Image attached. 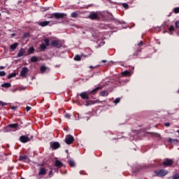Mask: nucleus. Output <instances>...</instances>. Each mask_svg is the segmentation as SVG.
Returning a JSON list of instances; mask_svg holds the SVG:
<instances>
[{"label": "nucleus", "instance_id": "3", "mask_svg": "<svg viewBox=\"0 0 179 179\" xmlns=\"http://www.w3.org/2000/svg\"><path fill=\"white\" fill-rule=\"evenodd\" d=\"M66 16V14L62 13H55L52 14L50 19L55 17V19H64Z\"/></svg>", "mask_w": 179, "mask_h": 179}, {"label": "nucleus", "instance_id": "52", "mask_svg": "<svg viewBox=\"0 0 179 179\" xmlns=\"http://www.w3.org/2000/svg\"><path fill=\"white\" fill-rule=\"evenodd\" d=\"M67 159H69V155H67Z\"/></svg>", "mask_w": 179, "mask_h": 179}, {"label": "nucleus", "instance_id": "30", "mask_svg": "<svg viewBox=\"0 0 179 179\" xmlns=\"http://www.w3.org/2000/svg\"><path fill=\"white\" fill-rule=\"evenodd\" d=\"M81 60H82V57L79 55H76L74 57V61H81Z\"/></svg>", "mask_w": 179, "mask_h": 179}, {"label": "nucleus", "instance_id": "8", "mask_svg": "<svg viewBox=\"0 0 179 179\" xmlns=\"http://www.w3.org/2000/svg\"><path fill=\"white\" fill-rule=\"evenodd\" d=\"M50 148L52 149H54V150L59 149V148H61V144H59V143L57 141L50 142Z\"/></svg>", "mask_w": 179, "mask_h": 179}, {"label": "nucleus", "instance_id": "24", "mask_svg": "<svg viewBox=\"0 0 179 179\" xmlns=\"http://www.w3.org/2000/svg\"><path fill=\"white\" fill-rule=\"evenodd\" d=\"M40 71H41V73H45V72L47 71V66H41V68H40Z\"/></svg>", "mask_w": 179, "mask_h": 179}, {"label": "nucleus", "instance_id": "49", "mask_svg": "<svg viewBox=\"0 0 179 179\" xmlns=\"http://www.w3.org/2000/svg\"><path fill=\"white\" fill-rule=\"evenodd\" d=\"M134 136L130 137V140H131V141H134Z\"/></svg>", "mask_w": 179, "mask_h": 179}, {"label": "nucleus", "instance_id": "48", "mask_svg": "<svg viewBox=\"0 0 179 179\" xmlns=\"http://www.w3.org/2000/svg\"><path fill=\"white\" fill-rule=\"evenodd\" d=\"M101 62H103V64H106V62H107V60H101Z\"/></svg>", "mask_w": 179, "mask_h": 179}, {"label": "nucleus", "instance_id": "39", "mask_svg": "<svg viewBox=\"0 0 179 179\" xmlns=\"http://www.w3.org/2000/svg\"><path fill=\"white\" fill-rule=\"evenodd\" d=\"M52 176H54V173L52 172V170L50 171L49 172V178H51Z\"/></svg>", "mask_w": 179, "mask_h": 179}, {"label": "nucleus", "instance_id": "6", "mask_svg": "<svg viewBox=\"0 0 179 179\" xmlns=\"http://www.w3.org/2000/svg\"><path fill=\"white\" fill-rule=\"evenodd\" d=\"M174 163V161L173 159H170L169 158H166L164 162L162 163L163 166L164 167H170L171 166H173V164Z\"/></svg>", "mask_w": 179, "mask_h": 179}, {"label": "nucleus", "instance_id": "33", "mask_svg": "<svg viewBox=\"0 0 179 179\" xmlns=\"http://www.w3.org/2000/svg\"><path fill=\"white\" fill-rule=\"evenodd\" d=\"M120 101H121V98H116L114 101L113 103L115 104H118V103H120Z\"/></svg>", "mask_w": 179, "mask_h": 179}, {"label": "nucleus", "instance_id": "14", "mask_svg": "<svg viewBox=\"0 0 179 179\" xmlns=\"http://www.w3.org/2000/svg\"><path fill=\"white\" fill-rule=\"evenodd\" d=\"M26 54V50L23 48H21L19 52L17 55V58H20V57H23Z\"/></svg>", "mask_w": 179, "mask_h": 179}, {"label": "nucleus", "instance_id": "18", "mask_svg": "<svg viewBox=\"0 0 179 179\" xmlns=\"http://www.w3.org/2000/svg\"><path fill=\"white\" fill-rule=\"evenodd\" d=\"M55 166L56 167H58L59 169H61V167H62V166H64V164H62V162H61V161H59V160H56L55 162Z\"/></svg>", "mask_w": 179, "mask_h": 179}, {"label": "nucleus", "instance_id": "53", "mask_svg": "<svg viewBox=\"0 0 179 179\" xmlns=\"http://www.w3.org/2000/svg\"><path fill=\"white\" fill-rule=\"evenodd\" d=\"M176 132H178V134H179V130H177Z\"/></svg>", "mask_w": 179, "mask_h": 179}, {"label": "nucleus", "instance_id": "46", "mask_svg": "<svg viewBox=\"0 0 179 179\" xmlns=\"http://www.w3.org/2000/svg\"><path fill=\"white\" fill-rule=\"evenodd\" d=\"M138 52H141V51H142V48H138V50H137Z\"/></svg>", "mask_w": 179, "mask_h": 179}, {"label": "nucleus", "instance_id": "42", "mask_svg": "<svg viewBox=\"0 0 179 179\" xmlns=\"http://www.w3.org/2000/svg\"><path fill=\"white\" fill-rule=\"evenodd\" d=\"M0 106H8V103L5 102L0 101Z\"/></svg>", "mask_w": 179, "mask_h": 179}, {"label": "nucleus", "instance_id": "32", "mask_svg": "<svg viewBox=\"0 0 179 179\" xmlns=\"http://www.w3.org/2000/svg\"><path fill=\"white\" fill-rule=\"evenodd\" d=\"M28 51H29V54H34L35 49L34 47H31V48H29Z\"/></svg>", "mask_w": 179, "mask_h": 179}, {"label": "nucleus", "instance_id": "34", "mask_svg": "<svg viewBox=\"0 0 179 179\" xmlns=\"http://www.w3.org/2000/svg\"><path fill=\"white\" fill-rule=\"evenodd\" d=\"M71 17H78V13L73 12L71 15Z\"/></svg>", "mask_w": 179, "mask_h": 179}, {"label": "nucleus", "instance_id": "54", "mask_svg": "<svg viewBox=\"0 0 179 179\" xmlns=\"http://www.w3.org/2000/svg\"><path fill=\"white\" fill-rule=\"evenodd\" d=\"M0 16H1V13H0Z\"/></svg>", "mask_w": 179, "mask_h": 179}, {"label": "nucleus", "instance_id": "7", "mask_svg": "<svg viewBox=\"0 0 179 179\" xmlns=\"http://www.w3.org/2000/svg\"><path fill=\"white\" fill-rule=\"evenodd\" d=\"M75 141V138L73 136L71 135H67L65 138V143L66 145H72L73 143V141Z\"/></svg>", "mask_w": 179, "mask_h": 179}, {"label": "nucleus", "instance_id": "23", "mask_svg": "<svg viewBox=\"0 0 179 179\" xmlns=\"http://www.w3.org/2000/svg\"><path fill=\"white\" fill-rule=\"evenodd\" d=\"M68 163H69L70 167H75V166H76V164H75V161H73L72 159H69Z\"/></svg>", "mask_w": 179, "mask_h": 179}, {"label": "nucleus", "instance_id": "44", "mask_svg": "<svg viewBox=\"0 0 179 179\" xmlns=\"http://www.w3.org/2000/svg\"><path fill=\"white\" fill-rule=\"evenodd\" d=\"M30 110H31V107H30V106H27L26 107V110L27 111H30Z\"/></svg>", "mask_w": 179, "mask_h": 179}, {"label": "nucleus", "instance_id": "47", "mask_svg": "<svg viewBox=\"0 0 179 179\" xmlns=\"http://www.w3.org/2000/svg\"><path fill=\"white\" fill-rule=\"evenodd\" d=\"M12 110H16L17 107L16 106H12Z\"/></svg>", "mask_w": 179, "mask_h": 179}, {"label": "nucleus", "instance_id": "1", "mask_svg": "<svg viewBox=\"0 0 179 179\" xmlns=\"http://www.w3.org/2000/svg\"><path fill=\"white\" fill-rule=\"evenodd\" d=\"M102 89H103V87L99 86L95 87L92 90H88V91L81 92L80 94H79V96L81 97V99H83V100H89L90 94H92L93 96H94V94L97 93L98 90H101Z\"/></svg>", "mask_w": 179, "mask_h": 179}, {"label": "nucleus", "instance_id": "40", "mask_svg": "<svg viewBox=\"0 0 179 179\" xmlns=\"http://www.w3.org/2000/svg\"><path fill=\"white\" fill-rule=\"evenodd\" d=\"M173 179H179V175L176 174L175 176H173Z\"/></svg>", "mask_w": 179, "mask_h": 179}, {"label": "nucleus", "instance_id": "12", "mask_svg": "<svg viewBox=\"0 0 179 179\" xmlns=\"http://www.w3.org/2000/svg\"><path fill=\"white\" fill-rule=\"evenodd\" d=\"M38 26H41V27H45L48 26L50 23V21H42V22H37Z\"/></svg>", "mask_w": 179, "mask_h": 179}, {"label": "nucleus", "instance_id": "13", "mask_svg": "<svg viewBox=\"0 0 179 179\" xmlns=\"http://www.w3.org/2000/svg\"><path fill=\"white\" fill-rule=\"evenodd\" d=\"M29 72V69L27 67H24L20 71V76H26V73Z\"/></svg>", "mask_w": 179, "mask_h": 179}, {"label": "nucleus", "instance_id": "25", "mask_svg": "<svg viewBox=\"0 0 179 179\" xmlns=\"http://www.w3.org/2000/svg\"><path fill=\"white\" fill-rule=\"evenodd\" d=\"M29 37H30V34H29V32H25V33H24V34H23L22 38L24 40V39H26V38H29Z\"/></svg>", "mask_w": 179, "mask_h": 179}, {"label": "nucleus", "instance_id": "16", "mask_svg": "<svg viewBox=\"0 0 179 179\" xmlns=\"http://www.w3.org/2000/svg\"><path fill=\"white\" fill-rule=\"evenodd\" d=\"M96 103H100V101H99V100H96V101L87 100L86 101L85 106H92V104H96Z\"/></svg>", "mask_w": 179, "mask_h": 179}, {"label": "nucleus", "instance_id": "45", "mask_svg": "<svg viewBox=\"0 0 179 179\" xmlns=\"http://www.w3.org/2000/svg\"><path fill=\"white\" fill-rule=\"evenodd\" d=\"M164 127H170V122H166L164 124Z\"/></svg>", "mask_w": 179, "mask_h": 179}, {"label": "nucleus", "instance_id": "29", "mask_svg": "<svg viewBox=\"0 0 179 179\" xmlns=\"http://www.w3.org/2000/svg\"><path fill=\"white\" fill-rule=\"evenodd\" d=\"M43 41L45 43V45H47L48 47V45H50V39L45 38V39H43Z\"/></svg>", "mask_w": 179, "mask_h": 179}, {"label": "nucleus", "instance_id": "28", "mask_svg": "<svg viewBox=\"0 0 179 179\" xmlns=\"http://www.w3.org/2000/svg\"><path fill=\"white\" fill-rule=\"evenodd\" d=\"M31 62H37L38 61V58L36 56L31 57L30 59Z\"/></svg>", "mask_w": 179, "mask_h": 179}, {"label": "nucleus", "instance_id": "38", "mask_svg": "<svg viewBox=\"0 0 179 179\" xmlns=\"http://www.w3.org/2000/svg\"><path fill=\"white\" fill-rule=\"evenodd\" d=\"M0 76H6V73L5 71H0Z\"/></svg>", "mask_w": 179, "mask_h": 179}, {"label": "nucleus", "instance_id": "35", "mask_svg": "<svg viewBox=\"0 0 179 179\" xmlns=\"http://www.w3.org/2000/svg\"><path fill=\"white\" fill-rule=\"evenodd\" d=\"M122 6H123V8H124L125 9H128L129 8L128 3H123Z\"/></svg>", "mask_w": 179, "mask_h": 179}, {"label": "nucleus", "instance_id": "17", "mask_svg": "<svg viewBox=\"0 0 179 179\" xmlns=\"http://www.w3.org/2000/svg\"><path fill=\"white\" fill-rule=\"evenodd\" d=\"M19 123L10 124L6 128H13V129H17Z\"/></svg>", "mask_w": 179, "mask_h": 179}, {"label": "nucleus", "instance_id": "10", "mask_svg": "<svg viewBox=\"0 0 179 179\" xmlns=\"http://www.w3.org/2000/svg\"><path fill=\"white\" fill-rule=\"evenodd\" d=\"M19 161L24 162V163H29V162H30V159H29V156L27 155H20Z\"/></svg>", "mask_w": 179, "mask_h": 179}, {"label": "nucleus", "instance_id": "20", "mask_svg": "<svg viewBox=\"0 0 179 179\" xmlns=\"http://www.w3.org/2000/svg\"><path fill=\"white\" fill-rule=\"evenodd\" d=\"M17 45H18L17 43H15L10 46V48L12 51H15V50L17 48Z\"/></svg>", "mask_w": 179, "mask_h": 179}, {"label": "nucleus", "instance_id": "2", "mask_svg": "<svg viewBox=\"0 0 179 179\" xmlns=\"http://www.w3.org/2000/svg\"><path fill=\"white\" fill-rule=\"evenodd\" d=\"M169 30L170 34H173V32L176 31L179 35V21L178 20L175 22V27L174 26L171 25L169 27Z\"/></svg>", "mask_w": 179, "mask_h": 179}, {"label": "nucleus", "instance_id": "26", "mask_svg": "<svg viewBox=\"0 0 179 179\" xmlns=\"http://www.w3.org/2000/svg\"><path fill=\"white\" fill-rule=\"evenodd\" d=\"M167 141L168 142H169V143H172V142H175V143H178V140L177 139H173L171 138H169Z\"/></svg>", "mask_w": 179, "mask_h": 179}, {"label": "nucleus", "instance_id": "51", "mask_svg": "<svg viewBox=\"0 0 179 179\" xmlns=\"http://www.w3.org/2000/svg\"><path fill=\"white\" fill-rule=\"evenodd\" d=\"M90 69H93V68H94L93 66H90Z\"/></svg>", "mask_w": 179, "mask_h": 179}, {"label": "nucleus", "instance_id": "9", "mask_svg": "<svg viewBox=\"0 0 179 179\" xmlns=\"http://www.w3.org/2000/svg\"><path fill=\"white\" fill-rule=\"evenodd\" d=\"M20 141L22 143H27V142H30V138L27 136H21L20 137Z\"/></svg>", "mask_w": 179, "mask_h": 179}, {"label": "nucleus", "instance_id": "37", "mask_svg": "<svg viewBox=\"0 0 179 179\" xmlns=\"http://www.w3.org/2000/svg\"><path fill=\"white\" fill-rule=\"evenodd\" d=\"M173 12L174 13H179V7L175 8Z\"/></svg>", "mask_w": 179, "mask_h": 179}, {"label": "nucleus", "instance_id": "4", "mask_svg": "<svg viewBox=\"0 0 179 179\" xmlns=\"http://www.w3.org/2000/svg\"><path fill=\"white\" fill-rule=\"evenodd\" d=\"M167 171L164 169H160L159 171H155V174L157 177H164V176L167 175Z\"/></svg>", "mask_w": 179, "mask_h": 179}, {"label": "nucleus", "instance_id": "11", "mask_svg": "<svg viewBox=\"0 0 179 179\" xmlns=\"http://www.w3.org/2000/svg\"><path fill=\"white\" fill-rule=\"evenodd\" d=\"M89 18L91 19V20H96V19H99V15L96 13H91L89 15Z\"/></svg>", "mask_w": 179, "mask_h": 179}, {"label": "nucleus", "instance_id": "21", "mask_svg": "<svg viewBox=\"0 0 179 179\" xmlns=\"http://www.w3.org/2000/svg\"><path fill=\"white\" fill-rule=\"evenodd\" d=\"M122 76H131V73L129 71H124L121 73Z\"/></svg>", "mask_w": 179, "mask_h": 179}, {"label": "nucleus", "instance_id": "19", "mask_svg": "<svg viewBox=\"0 0 179 179\" xmlns=\"http://www.w3.org/2000/svg\"><path fill=\"white\" fill-rule=\"evenodd\" d=\"M47 45L45 44H44V43H42L41 45H40V47H39V50L41 51H45V49L47 48Z\"/></svg>", "mask_w": 179, "mask_h": 179}, {"label": "nucleus", "instance_id": "43", "mask_svg": "<svg viewBox=\"0 0 179 179\" xmlns=\"http://www.w3.org/2000/svg\"><path fill=\"white\" fill-rule=\"evenodd\" d=\"M66 118H69V120L71 118V115L69 113H66L65 115Z\"/></svg>", "mask_w": 179, "mask_h": 179}, {"label": "nucleus", "instance_id": "15", "mask_svg": "<svg viewBox=\"0 0 179 179\" xmlns=\"http://www.w3.org/2000/svg\"><path fill=\"white\" fill-rule=\"evenodd\" d=\"M45 174H47L45 168H41L38 172V176H45Z\"/></svg>", "mask_w": 179, "mask_h": 179}, {"label": "nucleus", "instance_id": "36", "mask_svg": "<svg viewBox=\"0 0 179 179\" xmlns=\"http://www.w3.org/2000/svg\"><path fill=\"white\" fill-rule=\"evenodd\" d=\"M152 135H153V136H156V138H160V134L157 133H152Z\"/></svg>", "mask_w": 179, "mask_h": 179}, {"label": "nucleus", "instance_id": "31", "mask_svg": "<svg viewBox=\"0 0 179 179\" xmlns=\"http://www.w3.org/2000/svg\"><path fill=\"white\" fill-rule=\"evenodd\" d=\"M16 76V73H12L8 76V79H12V78H15Z\"/></svg>", "mask_w": 179, "mask_h": 179}, {"label": "nucleus", "instance_id": "41", "mask_svg": "<svg viewBox=\"0 0 179 179\" xmlns=\"http://www.w3.org/2000/svg\"><path fill=\"white\" fill-rule=\"evenodd\" d=\"M143 45V41H141L139 43H138V47H142Z\"/></svg>", "mask_w": 179, "mask_h": 179}, {"label": "nucleus", "instance_id": "27", "mask_svg": "<svg viewBox=\"0 0 179 179\" xmlns=\"http://www.w3.org/2000/svg\"><path fill=\"white\" fill-rule=\"evenodd\" d=\"M99 94L101 96V97H104V96H108V92L101 91Z\"/></svg>", "mask_w": 179, "mask_h": 179}, {"label": "nucleus", "instance_id": "22", "mask_svg": "<svg viewBox=\"0 0 179 179\" xmlns=\"http://www.w3.org/2000/svg\"><path fill=\"white\" fill-rule=\"evenodd\" d=\"M12 85L9 83H4L1 85V87H5L6 89H9Z\"/></svg>", "mask_w": 179, "mask_h": 179}, {"label": "nucleus", "instance_id": "50", "mask_svg": "<svg viewBox=\"0 0 179 179\" xmlns=\"http://www.w3.org/2000/svg\"><path fill=\"white\" fill-rule=\"evenodd\" d=\"M0 69H5V67L4 66H0Z\"/></svg>", "mask_w": 179, "mask_h": 179}, {"label": "nucleus", "instance_id": "5", "mask_svg": "<svg viewBox=\"0 0 179 179\" xmlns=\"http://www.w3.org/2000/svg\"><path fill=\"white\" fill-rule=\"evenodd\" d=\"M50 45L52 47H56V48H61L62 47V43L59 41L53 40L50 42Z\"/></svg>", "mask_w": 179, "mask_h": 179}]
</instances>
